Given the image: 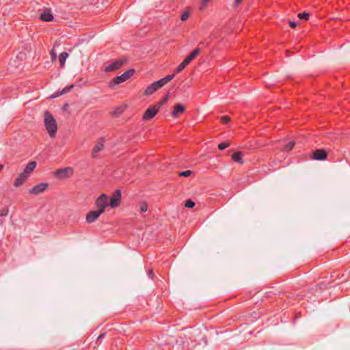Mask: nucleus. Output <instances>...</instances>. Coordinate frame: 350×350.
I'll use <instances>...</instances> for the list:
<instances>
[{
	"label": "nucleus",
	"mask_w": 350,
	"mask_h": 350,
	"mask_svg": "<svg viewBox=\"0 0 350 350\" xmlns=\"http://www.w3.org/2000/svg\"><path fill=\"white\" fill-rule=\"evenodd\" d=\"M121 199V192L120 190H116L111 198L109 200V206L111 208H115L119 206Z\"/></svg>",
	"instance_id": "nucleus-8"
},
{
	"label": "nucleus",
	"mask_w": 350,
	"mask_h": 350,
	"mask_svg": "<svg viewBox=\"0 0 350 350\" xmlns=\"http://www.w3.org/2000/svg\"><path fill=\"white\" fill-rule=\"evenodd\" d=\"M134 72L135 70L133 69H130L124 72L121 75L116 77L110 81L109 87L113 88L116 85H118L126 81L133 75Z\"/></svg>",
	"instance_id": "nucleus-3"
},
{
	"label": "nucleus",
	"mask_w": 350,
	"mask_h": 350,
	"mask_svg": "<svg viewBox=\"0 0 350 350\" xmlns=\"http://www.w3.org/2000/svg\"><path fill=\"white\" fill-rule=\"evenodd\" d=\"M48 187V184L42 183L35 185L31 190L30 193L32 194H39L43 191H44Z\"/></svg>",
	"instance_id": "nucleus-12"
},
{
	"label": "nucleus",
	"mask_w": 350,
	"mask_h": 350,
	"mask_svg": "<svg viewBox=\"0 0 350 350\" xmlns=\"http://www.w3.org/2000/svg\"><path fill=\"white\" fill-rule=\"evenodd\" d=\"M7 213H5V212H3L1 215H5Z\"/></svg>",
	"instance_id": "nucleus-40"
},
{
	"label": "nucleus",
	"mask_w": 350,
	"mask_h": 350,
	"mask_svg": "<svg viewBox=\"0 0 350 350\" xmlns=\"http://www.w3.org/2000/svg\"><path fill=\"white\" fill-rule=\"evenodd\" d=\"M105 337V334H101L98 337V339L102 338Z\"/></svg>",
	"instance_id": "nucleus-37"
},
{
	"label": "nucleus",
	"mask_w": 350,
	"mask_h": 350,
	"mask_svg": "<svg viewBox=\"0 0 350 350\" xmlns=\"http://www.w3.org/2000/svg\"><path fill=\"white\" fill-rule=\"evenodd\" d=\"M211 0H202V3L204 6H206V4L210 1Z\"/></svg>",
	"instance_id": "nucleus-36"
},
{
	"label": "nucleus",
	"mask_w": 350,
	"mask_h": 350,
	"mask_svg": "<svg viewBox=\"0 0 350 350\" xmlns=\"http://www.w3.org/2000/svg\"><path fill=\"white\" fill-rule=\"evenodd\" d=\"M3 165H0V171L3 169Z\"/></svg>",
	"instance_id": "nucleus-39"
},
{
	"label": "nucleus",
	"mask_w": 350,
	"mask_h": 350,
	"mask_svg": "<svg viewBox=\"0 0 350 350\" xmlns=\"http://www.w3.org/2000/svg\"><path fill=\"white\" fill-rule=\"evenodd\" d=\"M175 77V74L172 73L171 75H168L167 76L161 79L160 80L155 81L148 85L144 91V94L149 96L152 95L156 91L161 88L163 86L166 85L168 82L174 79Z\"/></svg>",
	"instance_id": "nucleus-1"
},
{
	"label": "nucleus",
	"mask_w": 350,
	"mask_h": 350,
	"mask_svg": "<svg viewBox=\"0 0 350 350\" xmlns=\"http://www.w3.org/2000/svg\"><path fill=\"white\" fill-rule=\"evenodd\" d=\"M191 174H192V172L191 170H187V171L178 173V175L180 176H186L187 177V176H191Z\"/></svg>",
	"instance_id": "nucleus-26"
},
{
	"label": "nucleus",
	"mask_w": 350,
	"mask_h": 350,
	"mask_svg": "<svg viewBox=\"0 0 350 350\" xmlns=\"http://www.w3.org/2000/svg\"><path fill=\"white\" fill-rule=\"evenodd\" d=\"M68 56V54L66 52H62L59 54V60L60 62V67H63L64 66Z\"/></svg>",
	"instance_id": "nucleus-18"
},
{
	"label": "nucleus",
	"mask_w": 350,
	"mask_h": 350,
	"mask_svg": "<svg viewBox=\"0 0 350 350\" xmlns=\"http://www.w3.org/2000/svg\"><path fill=\"white\" fill-rule=\"evenodd\" d=\"M200 53V49H196L191 53L187 57L190 62H191L197 55Z\"/></svg>",
	"instance_id": "nucleus-20"
},
{
	"label": "nucleus",
	"mask_w": 350,
	"mask_h": 350,
	"mask_svg": "<svg viewBox=\"0 0 350 350\" xmlns=\"http://www.w3.org/2000/svg\"><path fill=\"white\" fill-rule=\"evenodd\" d=\"M51 59H56V57H57V55H56V53L54 52V51H53V50H52V51H51Z\"/></svg>",
	"instance_id": "nucleus-32"
},
{
	"label": "nucleus",
	"mask_w": 350,
	"mask_h": 350,
	"mask_svg": "<svg viewBox=\"0 0 350 350\" xmlns=\"http://www.w3.org/2000/svg\"><path fill=\"white\" fill-rule=\"evenodd\" d=\"M104 212L102 209H97L96 211L89 212L86 215V221L90 224L94 222Z\"/></svg>",
	"instance_id": "nucleus-9"
},
{
	"label": "nucleus",
	"mask_w": 350,
	"mask_h": 350,
	"mask_svg": "<svg viewBox=\"0 0 350 350\" xmlns=\"http://www.w3.org/2000/svg\"><path fill=\"white\" fill-rule=\"evenodd\" d=\"M185 206L187 208H192L195 206V202L191 200H189L186 202Z\"/></svg>",
	"instance_id": "nucleus-28"
},
{
	"label": "nucleus",
	"mask_w": 350,
	"mask_h": 350,
	"mask_svg": "<svg viewBox=\"0 0 350 350\" xmlns=\"http://www.w3.org/2000/svg\"><path fill=\"white\" fill-rule=\"evenodd\" d=\"M53 16L51 14V10L49 9L44 10L40 16V19L44 22H51L53 20Z\"/></svg>",
	"instance_id": "nucleus-14"
},
{
	"label": "nucleus",
	"mask_w": 350,
	"mask_h": 350,
	"mask_svg": "<svg viewBox=\"0 0 350 350\" xmlns=\"http://www.w3.org/2000/svg\"><path fill=\"white\" fill-rule=\"evenodd\" d=\"M230 146L229 142H223L219 144L218 148L219 150H224Z\"/></svg>",
	"instance_id": "nucleus-24"
},
{
	"label": "nucleus",
	"mask_w": 350,
	"mask_h": 350,
	"mask_svg": "<svg viewBox=\"0 0 350 350\" xmlns=\"http://www.w3.org/2000/svg\"><path fill=\"white\" fill-rule=\"evenodd\" d=\"M29 178L28 176L24 173H21L14 180V185L16 187L21 186Z\"/></svg>",
	"instance_id": "nucleus-15"
},
{
	"label": "nucleus",
	"mask_w": 350,
	"mask_h": 350,
	"mask_svg": "<svg viewBox=\"0 0 350 350\" xmlns=\"http://www.w3.org/2000/svg\"><path fill=\"white\" fill-rule=\"evenodd\" d=\"M96 205L98 207V209H102L104 212L105 208L109 206V198L107 196L106 194H102L96 200Z\"/></svg>",
	"instance_id": "nucleus-6"
},
{
	"label": "nucleus",
	"mask_w": 350,
	"mask_h": 350,
	"mask_svg": "<svg viewBox=\"0 0 350 350\" xmlns=\"http://www.w3.org/2000/svg\"><path fill=\"white\" fill-rule=\"evenodd\" d=\"M172 116H175V108L172 111Z\"/></svg>",
	"instance_id": "nucleus-38"
},
{
	"label": "nucleus",
	"mask_w": 350,
	"mask_h": 350,
	"mask_svg": "<svg viewBox=\"0 0 350 350\" xmlns=\"http://www.w3.org/2000/svg\"><path fill=\"white\" fill-rule=\"evenodd\" d=\"M159 105H154L153 107H150L148 108L144 115H143V119L144 120H150L152 119L159 111Z\"/></svg>",
	"instance_id": "nucleus-7"
},
{
	"label": "nucleus",
	"mask_w": 350,
	"mask_h": 350,
	"mask_svg": "<svg viewBox=\"0 0 350 350\" xmlns=\"http://www.w3.org/2000/svg\"><path fill=\"white\" fill-rule=\"evenodd\" d=\"M54 174L57 178H67L73 174V169L70 167L59 169L55 172Z\"/></svg>",
	"instance_id": "nucleus-5"
},
{
	"label": "nucleus",
	"mask_w": 350,
	"mask_h": 350,
	"mask_svg": "<svg viewBox=\"0 0 350 350\" xmlns=\"http://www.w3.org/2000/svg\"><path fill=\"white\" fill-rule=\"evenodd\" d=\"M44 122L49 136L51 137H55L57 130V122L53 115L48 111H46L44 113Z\"/></svg>",
	"instance_id": "nucleus-2"
},
{
	"label": "nucleus",
	"mask_w": 350,
	"mask_h": 350,
	"mask_svg": "<svg viewBox=\"0 0 350 350\" xmlns=\"http://www.w3.org/2000/svg\"><path fill=\"white\" fill-rule=\"evenodd\" d=\"M327 153L326 152L325 150L319 149L313 152L312 158L316 160H324L327 158Z\"/></svg>",
	"instance_id": "nucleus-13"
},
{
	"label": "nucleus",
	"mask_w": 350,
	"mask_h": 350,
	"mask_svg": "<svg viewBox=\"0 0 350 350\" xmlns=\"http://www.w3.org/2000/svg\"><path fill=\"white\" fill-rule=\"evenodd\" d=\"M294 146H295V142H291L288 143V144H286L285 146L284 150H286V151H289V150L293 149Z\"/></svg>",
	"instance_id": "nucleus-23"
},
{
	"label": "nucleus",
	"mask_w": 350,
	"mask_h": 350,
	"mask_svg": "<svg viewBox=\"0 0 350 350\" xmlns=\"http://www.w3.org/2000/svg\"><path fill=\"white\" fill-rule=\"evenodd\" d=\"M243 0H234L233 5L234 7L237 6Z\"/></svg>",
	"instance_id": "nucleus-34"
},
{
	"label": "nucleus",
	"mask_w": 350,
	"mask_h": 350,
	"mask_svg": "<svg viewBox=\"0 0 350 350\" xmlns=\"http://www.w3.org/2000/svg\"><path fill=\"white\" fill-rule=\"evenodd\" d=\"M148 275L150 278H152L153 277V273H152V270H150L148 272Z\"/></svg>",
	"instance_id": "nucleus-35"
},
{
	"label": "nucleus",
	"mask_w": 350,
	"mask_h": 350,
	"mask_svg": "<svg viewBox=\"0 0 350 350\" xmlns=\"http://www.w3.org/2000/svg\"><path fill=\"white\" fill-rule=\"evenodd\" d=\"M189 14H189V12L188 11H185V12H184L182 14L181 16H180L181 20H182L183 21H186V20L188 18V17L189 16Z\"/></svg>",
	"instance_id": "nucleus-27"
},
{
	"label": "nucleus",
	"mask_w": 350,
	"mask_h": 350,
	"mask_svg": "<svg viewBox=\"0 0 350 350\" xmlns=\"http://www.w3.org/2000/svg\"><path fill=\"white\" fill-rule=\"evenodd\" d=\"M148 209V205L146 203H142L140 206V210L142 213L146 212Z\"/></svg>",
	"instance_id": "nucleus-31"
},
{
	"label": "nucleus",
	"mask_w": 350,
	"mask_h": 350,
	"mask_svg": "<svg viewBox=\"0 0 350 350\" xmlns=\"http://www.w3.org/2000/svg\"><path fill=\"white\" fill-rule=\"evenodd\" d=\"M73 88V85L69 86V87H66L64 88L60 92L59 94H58L57 95L55 96L54 97H56L57 96H59V95H62L64 94H66L67 92H68L72 88Z\"/></svg>",
	"instance_id": "nucleus-22"
},
{
	"label": "nucleus",
	"mask_w": 350,
	"mask_h": 350,
	"mask_svg": "<svg viewBox=\"0 0 350 350\" xmlns=\"http://www.w3.org/2000/svg\"><path fill=\"white\" fill-rule=\"evenodd\" d=\"M289 24H290V26H291L292 28H295V27H297V23H295V22H292V21H291V22L289 23Z\"/></svg>",
	"instance_id": "nucleus-33"
},
{
	"label": "nucleus",
	"mask_w": 350,
	"mask_h": 350,
	"mask_svg": "<svg viewBox=\"0 0 350 350\" xmlns=\"http://www.w3.org/2000/svg\"><path fill=\"white\" fill-rule=\"evenodd\" d=\"M185 110V108L183 105L180 104H176V116L178 113H183Z\"/></svg>",
	"instance_id": "nucleus-21"
},
{
	"label": "nucleus",
	"mask_w": 350,
	"mask_h": 350,
	"mask_svg": "<svg viewBox=\"0 0 350 350\" xmlns=\"http://www.w3.org/2000/svg\"><path fill=\"white\" fill-rule=\"evenodd\" d=\"M178 338L179 340H176V344L179 342L178 346L176 345V350H184L189 345V340L183 330L179 332Z\"/></svg>",
	"instance_id": "nucleus-4"
},
{
	"label": "nucleus",
	"mask_w": 350,
	"mask_h": 350,
	"mask_svg": "<svg viewBox=\"0 0 350 350\" xmlns=\"http://www.w3.org/2000/svg\"><path fill=\"white\" fill-rule=\"evenodd\" d=\"M123 64V62L122 60H116L111 64H109L105 68V71L106 72H109L111 71H113L119 69Z\"/></svg>",
	"instance_id": "nucleus-10"
},
{
	"label": "nucleus",
	"mask_w": 350,
	"mask_h": 350,
	"mask_svg": "<svg viewBox=\"0 0 350 350\" xmlns=\"http://www.w3.org/2000/svg\"><path fill=\"white\" fill-rule=\"evenodd\" d=\"M37 163L36 161H30L25 168L24 169L23 173L29 176L30 174L35 170L36 167Z\"/></svg>",
	"instance_id": "nucleus-16"
},
{
	"label": "nucleus",
	"mask_w": 350,
	"mask_h": 350,
	"mask_svg": "<svg viewBox=\"0 0 350 350\" xmlns=\"http://www.w3.org/2000/svg\"><path fill=\"white\" fill-rule=\"evenodd\" d=\"M7 213H5V212H3L1 215H5Z\"/></svg>",
	"instance_id": "nucleus-41"
},
{
	"label": "nucleus",
	"mask_w": 350,
	"mask_h": 350,
	"mask_svg": "<svg viewBox=\"0 0 350 350\" xmlns=\"http://www.w3.org/2000/svg\"><path fill=\"white\" fill-rule=\"evenodd\" d=\"M298 17L300 19L308 20L309 18V14L306 12L301 13L298 14Z\"/></svg>",
	"instance_id": "nucleus-25"
},
{
	"label": "nucleus",
	"mask_w": 350,
	"mask_h": 350,
	"mask_svg": "<svg viewBox=\"0 0 350 350\" xmlns=\"http://www.w3.org/2000/svg\"><path fill=\"white\" fill-rule=\"evenodd\" d=\"M169 94L170 93H167L165 95V96L163 98L162 100L161 101V103L159 104H158L157 105H159V107L161 105H162L163 104H164L168 99H169Z\"/></svg>",
	"instance_id": "nucleus-29"
},
{
	"label": "nucleus",
	"mask_w": 350,
	"mask_h": 350,
	"mask_svg": "<svg viewBox=\"0 0 350 350\" xmlns=\"http://www.w3.org/2000/svg\"><path fill=\"white\" fill-rule=\"evenodd\" d=\"M104 139L103 138H100L98 140V142H96V145L94 146L93 150H92V155L93 157H96L98 152H100L103 148H104Z\"/></svg>",
	"instance_id": "nucleus-11"
},
{
	"label": "nucleus",
	"mask_w": 350,
	"mask_h": 350,
	"mask_svg": "<svg viewBox=\"0 0 350 350\" xmlns=\"http://www.w3.org/2000/svg\"><path fill=\"white\" fill-rule=\"evenodd\" d=\"M191 62L186 58L176 68V72H181Z\"/></svg>",
	"instance_id": "nucleus-19"
},
{
	"label": "nucleus",
	"mask_w": 350,
	"mask_h": 350,
	"mask_svg": "<svg viewBox=\"0 0 350 350\" xmlns=\"http://www.w3.org/2000/svg\"><path fill=\"white\" fill-rule=\"evenodd\" d=\"M232 159L239 163H243L242 159V153L241 152H237L232 155Z\"/></svg>",
	"instance_id": "nucleus-17"
},
{
	"label": "nucleus",
	"mask_w": 350,
	"mask_h": 350,
	"mask_svg": "<svg viewBox=\"0 0 350 350\" xmlns=\"http://www.w3.org/2000/svg\"><path fill=\"white\" fill-rule=\"evenodd\" d=\"M221 121L223 123H228L230 121V117H228L227 116H224L221 118Z\"/></svg>",
	"instance_id": "nucleus-30"
}]
</instances>
